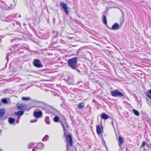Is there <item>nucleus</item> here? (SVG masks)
<instances>
[{
  "mask_svg": "<svg viewBox=\"0 0 151 151\" xmlns=\"http://www.w3.org/2000/svg\"><path fill=\"white\" fill-rule=\"evenodd\" d=\"M101 117L102 118L104 119H106L109 118V116L104 113L103 114L101 115Z\"/></svg>",
  "mask_w": 151,
  "mask_h": 151,
  "instance_id": "2eb2a0df",
  "label": "nucleus"
},
{
  "mask_svg": "<svg viewBox=\"0 0 151 151\" xmlns=\"http://www.w3.org/2000/svg\"><path fill=\"white\" fill-rule=\"evenodd\" d=\"M37 121V120L36 119H35L33 120H31V123L34 122H36Z\"/></svg>",
  "mask_w": 151,
  "mask_h": 151,
  "instance_id": "bb28decb",
  "label": "nucleus"
},
{
  "mask_svg": "<svg viewBox=\"0 0 151 151\" xmlns=\"http://www.w3.org/2000/svg\"><path fill=\"white\" fill-rule=\"evenodd\" d=\"M146 96L151 100V89L149 90L147 93Z\"/></svg>",
  "mask_w": 151,
  "mask_h": 151,
  "instance_id": "4468645a",
  "label": "nucleus"
},
{
  "mask_svg": "<svg viewBox=\"0 0 151 151\" xmlns=\"http://www.w3.org/2000/svg\"><path fill=\"white\" fill-rule=\"evenodd\" d=\"M111 95L114 97H121L123 96V94L118 90H115L111 92Z\"/></svg>",
  "mask_w": 151,
  "mask_h": 151,
  "instance_id": "7ed1b4c3",
  "label": "nucleus"
},
{
  "mask_svg": "<svg viewBox=\"0 0 151 151\" xmlns=\"http://www.w3.org/2000/svg\"><path fill=\"white\" fill-rule=\"evenodd\" d=\"M2 132V130L1 129H0V134H1V133Z\"/></svg>",
  "mask_w": 151,
  "mask_h": 151,
  "instance_id": "7c9ffc66",
  "label": "nucleus"
},
{
  "mask_svg": "<svg viewBox=\"0 0 151 151\" xmlns=\"http://www.w3.org/2000/svg\"><path fill=\"white\" fill-rule=\"evenodd\" d=\"M77 61V59L76 58L69 59L68 62V66L73 69H77L76 68Z\"/></svg>",
  "mask_w": 151,
  "mask_h": 151,
  "instance_id": "f03ea898",
  "label": "nucleus"
},
{
  "mask_svg": "<svg viewBox=\"0 0 151 151\" xmlns=\"http://www.w3.org/2000/svg\"><path fill=\"white\" fill-rule=\"evenodd\" d=\"M5 112V110L4 109L2 108L0 109V118L4 115Z\"/></svg>",
  "mask_w": 151,
  "mask_h": 151,
  "instance_id": "9d476101",
  "label": "nucleus"
},
{
  "mask_svg": "<svg viewBox=\"0 0 151 151\" xmlns=\"http://www.w3.org/2000/svg\"><path fill=\"white\" fill-rule=\"evenodd\" d=\"M1 151V150L0 149V151Z\"/></svg>",
  "mask_w": 151,
  "mask_h": 151,
  "instance_id": "473e14b6",
  "label": "nucleus"
},
{
  "mask_svg": "<svg viewBox=\"0 0 151 151\" xmlns=\"http://www.w3.org/2000/svg\"><path fill=\"white\" fill-rule=\"evenodd\" d=\"M102 21H103V23L106 24L107 23V20L106 17L105 15H103V17L102 19Z\"/></svg>",
  "mask_w": 151,
  "mask_h": 151,
  "instance_id": "6ab92c4d",
  "label": "nucleus"
},
{
  "mask_svg": "<svg viewBox=\"0 0 151 151\" xmlns=\"http://www.w3.org/2000/svg\"><path fill=\"white\" fill-rule=\"evenodd\" d=\"M49 137L47 135H46L45 137L42 139V141H44L47 140L48 139Z\"/></svg>",
  "mask_w": 151,
  "mask_h": 151,
  "instance_id": "5701e85b",
  "label": "nucleus"
},
{
  "mask_svg": "<svg viewBox=\"0 0 151 151\" xmlns=\"http://www.w3.org/2000/svg\"><path fill=\"white\" fill-rule=\"evenodd\" d=\"M32 151H37L36 150H35V148H34L33 150H32Z\"/></svg>",
  "mask_w": 151,
  "mask_h": 151,
  "instance_id": "c756f323",
  "label": "nucleus"
},
{
  "mask_svg": "<svg viewBox=\"0 0 151 151\" xmlns=\"http://www.w3.org/2000/svg\"><path fill=\"white\" fill-rule=\"evenodd\" d=\"M84 106V104L83 102H81L78 104V108L79 109H82Z\"/></svg>",
  "mask_w": 151,
  "mask_h": 151,
  "instance_id": "dca6fc26",
  "label": "nucleus"
},
{
  "mask_svg": "<svg viewBox=\"0 0 151 151\" xmlns=\"http://www.w3.org/2000/svg\"><path fill=\"white\" fill-rule=\"evenodd\" d=\"M62 125L64 131V134L66 137V139L67 142L69 143L70 145L72 146V140L71 136L69 134L65 135L66 130L68 129L69 128L68 125L66 124H65L64 125L62 124Z\"/></svg>",
  "mask_w": 151,
  "mask_h": 151,
  "instance_id": "f257e3e1",
  "label": "nucleus"
},
{
  "mask_svg": "<svg viewBox=\"0 0 151 151\" xmlns=\"http://www.w3.org/2000/svg\"><path fill=\"white\" fill-rule=\"evenodd\" d=\"M145 146H146L147 147H150L149 145L147 144H146Z\"/></svg>",
  "mask_w": 151,
  "mask_h": 151,
  "instance_id": "c85d7f7f",
  "label": "nucleus"
},
{
  "mask_svg": "<svg viewBox=\"0 0 151 151\" xmlns=\"http://www.w3.org/2000/svg\"><path fill=\"white\" fill-rule=\"evenodd\" d=\"M59 117L57 116H55L54 118V121L55 122H58L59 120Z\"/></svg>",
  "mask_w": 151,
  "mask_h": 151,
  "instance_id": "b1692460",
  "label": "nucleus"
},
{
  "mask_svg": "<svg viewBox=\"0 0 151 151\" xmlns=\"http://www.w3.org/2000/svg\"><path fill=\"white\" fill-rule=\"evenodd\" d=\"M24 112L22 111H20L15 112L14 114L17 116H21L24 113Z\"/></svg>",
  "mask_w": 151,
  "mask_h": 151,
  "instance_id": "f8f14e48",
  "label": "nucleus"
},
{
  "mask_svg": "<svg viewBox=\"0 0 151 151\" xmlns=\"http://www.w3.org/2000/svg\"><path fill=\"white\" fill-rule=\"evenodd\" d=\"M66 145L67 146V150H68V144L67 143H66Z\"/></svg>",
  "mask_w": 151,
  "mask_h": 151,
  "instance_id": "cd10ccee",
  "label": "nucleus"
},
{
  "mask_svg": "<svg viewBox=\"0 0 151 151\" xmlns=\"http://www.w3.org/2000/svg\"><path fill=\"white\" fill-rule=\"evenodd\" d=\"M96 130L97 133L98 134H100L101 132V130L100 127L98 125L96 126Z\"/></svg>",
  "mask_w": 151,
  "mask_h": 151,
  "instance_id": "f3484780",
  "label": "nucleus"
},
{
  "mask_svg": "<svg viewBox=\"0 0 151 151\" xmlns=\"http://www.w3.org/2000/svg\"><path fill=\"white\" fill-rule=\"evenodd\" d=\"M33 65L35 67L38 68H41L43 66L40 60L38 59H35L34 60Z\"/></svg>",
  "mask_w": 151,
  "mask_h": 151,
  "instance_id": "39448f33",
  "label": "nucleus"
},
{
  "mask_svg": "<svg viewBox=\"0 0 151 151\" xmlns=\"http://www.w3.org/2000/svg\"><path fill=\"white\" fill-rule=\"evenodd\" d=\"M1 101L3 103L6 104L7 102V101L6 99H4L1 100Z\"/></svg>",
  "mask_w": 151,
  "mask_h": 151,
  "instance_id": "393cba45",
  "label": "nucleus"
},
{
  "mask_svg": "<svg viewBox=\"0 0 151 151\" xmlns=\"http://www.w3.org/2000/svg\"><path fill=\"white\" fill-rule=\"evenodd\" d=\"M34 115L36 118H40L42 116V113L41 111H35L34 113Z\"/></svg>",
  "mask_w": 151,
  "mask_h": 151,
  "instance_id": "423d86ee",
  "label": "nucleus"
},
{
  "mask_svg": "<svg viewBox=\"0 0 151 151\" xmlns=\"http://www.w3.org/2000/svg\"><path fill=\"white\" fill-rule=\"evenodd\" d=\"M77 70H78V72H80V70H78V69H77Z\"/></svg>",
  "mask_w": 151,
  "mask_h": 151,
  "instance_id": "2f4dec72",
  "label": "nucleus"
},
{
  "mask_svg": "<svg viewBox=\"0 0 151 151\" xmlns=\"http://www.w3.org/2000/svg\"><path fill=\"white\" fill-rule=\"evenodd\" d=\"M119 141L118 142V144L119 146L121 147V146L123 144V138L121 137H119Z\"/></svg>",
  "mask_w": 151,
  "mask_h": 151,
  "instance_id": "1a4fd4ad",
  "label": "nucleus"
},
{
  "mask_svg": "<svg viewBox=\"0 0 151 151\" xmlns=\"http://www.w3.org/2000/svg\"><path fill=\"white\" fill-rule=\"evenodd\" d=\"M145 61V62L146 63L148 64L149 63V62H150L149 60L147 58H142V63L143 62V61L144 62Z\"/></svg>",
  "mask_w": 151,
  "mask_h": 151,
  "instance_id": "4be33fe9",
  "label": "nucleus"
},
{
  "mask_svg": "<svg viewBox=\"0 0 151 151\" xmlns=\"http://www.w3.org/2000/svg\"><path fill=\"white\" fill-rule=\"evenodd\" d=\"M22 100L24 101H27L30 99V98L29 97H22Z\"/></svg>",
  "mask_w": 151,
  "mask_h": 151,
  "instance_id": "412c9836",
  "label": "nucleus"
},
{
  "mask_svg": "<svg viewBox=\"0 0 151 151\" xmlns=\"http://www.w3.org/2000/svg\"><path fill=\"white\" fill-rule=\"evenodd\" d=\"M147 143L145 141H143L142 143V147H145Z\"/></svg>",
  "mask_w": 151,
  "mask_h": 151,
  "instance_id": "a878e982",
  "label": "nucleus"
},
{
  "mask_svg": "<svg viewBox=\"0 0 151 151\" xmlns=\"http://www.w3.org/2000/svg\"><path fill=\"white\" fill-rule=\"evenodd\" d=\"M45 123L47 124H50V122L49 121V118L48 117L46 116L45 119Z\"/></svg>",
  "mask_w": 151,
  "mask_h": 151,
  "instance_id": "a211bd4d",
  "label": "nucleus"
},
{
  "mask_svg": "<svg viewBox=\"0 0 151 151\" xmlns=\"http://www.w3.org/2000/svg\"><path fill=\"white\" fill-rule=\"evenodd\" d=\"M15 121V119L12 117H10L8 119V122L10 124H12Z\"/></svg>",
  "mask_w": 151,
  "mask_h": 151,
  "instance_id": "ddd939ff",
  "label": "nucleus"
},
{
  "mask_svg": "<svg viewBox=\"0 0 151 151\" xmlns=\"http://www.w3.org/2000/svg\"><path fill=\"white\" fill-rule=\"evenodd\" d=\"M17 106L18 109L19 110H23L26 108L25 106L23 104H20L18 103L17 104Z\"/></svg>",
  "mask_w": 151,
  "mask_h": 151,
  "instance_id": "0eeeda50",
  "label": "nucleus"
},
{
  "mask_svg": "<svg viewBox=\"0 0 151 151\" xmlns=\"http://www.w3.org/2000/svg\"><path fill=\"white\" fill-rule=\"evenodd\" d=\"M119 25L116 23H115L111 27L112 29L113 30H117L119 29Z\"/></svg>",
  "mask_w": 151,
  "mask_h": 151,
  "instance_id": "6e6552de",
  "label": "nucleus"
},
{
  "mask_svg": "<svg viewBox=\"0 0 151 151\" xmlns=\"http://www.w3.org/2000/svg\"><path fill=\"white\" fill-rule=\"evenodd\" d=\"M36 147L38 149H41L44 147V145L42 143H40L38 144L37 145Z\"/></svg>",
  "mask_w": 151,
  "mask_h": 151,
  "instance_id": "9b49d317",
  "label": "nucleus"
},
{
  "mask_svg": "<svg viewBox=\"0 0 151 151\" xmlns=\"http://www.w3.org/2000/svg\"><path fill=\"white\" fill-rule=\"evenodd\" d=\"M133 112H134L135 115L137 116H139V112L135 109L133 110Z\"/></svg>",
  "mask_w": 151,
  "mask_h": 151,
  "instance_id": "aec40b11",
  "label": "nucleus"
},
{
  "mask_svg": "<svg viewBox=\"0 0 151 151\" xmlns=\"http://www.w3.org/2000/svg\"><path fill=\"white\" fill-rule=\"evenodd\" d=\"M60 5L64 9L65 13L68 15L69 13V12L68 10L69 9V8L68 7L67 4L64 2H61L60 3Z\"/></svg>",
  "mask_w": 151,
  "mask_h": 151,
  "instance_id": "20e7f679",
  "label": "nucleus"
}]
</instances>
